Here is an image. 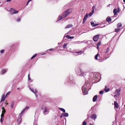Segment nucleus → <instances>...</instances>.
I'll use <instances>...</instances> for the list:
<instances>
[{"mask_svg":"<svg viewBox=\"0 0 125 125\" xmlns=\"http://www.w3.org/2000/svg\"><path fill=\"white\" fill-rule=\"evenodd\" d=\"M37 55V54H35L33 55V56H34V57H35Z\"/></svg>","mask_w":125,"mask_h":125,"instance_id":"nucleus-48","label":"nucleus"},{"mask_svg":"<svg viewBox=\"0 0 125 125\" xmlns=\"http://www.w3.org/2000/svg\"><path fill=\"white\" fill-rule=\"evenodd\" d=\"M109 48H107V49L106 50V51L105 52V53H107L109 51Z\"/></svg>","mask_w":125,"mask_h":125,"instance_id":"nucleus-35","label":"nucleus"},{"mask_svg":"<svg viewBox=\"0 0 125 125\" xmlns=\"http://www.w3.org/2000/svg\"><path fill=\"white\" fill-rule=\"evenodd\" d=\"M12 0H7V2H9L11 1Z\"/></svg>","mask_w":125,"mask_h":125,"instance_id":"nucleus-49","label":"nucleus"},{"mask_svg":"<svg viewBox=\"0 0 125 125\" xmlns=\"http://www.w3.org/2000/svg\"><path fill=\"white\" fill-rule=\"evenodd\" d=\"M104 92V91H100L99 92V93L100 94H101L103 93Z\"/></svg>","mask_w":125,"mask_h":125,"instance_id":"nucleus-42","label":"nucleus"},{"mask_svg":"<svg viewBox=\"0 0 125 125\" xmlns=\"http://www.w3.org/2000/svg\"><path fill=\"white\" fill-rule=\"evenodd\" d=\"M10 12L12 14H16L18 13V11L16 10L15 9L13 8H11L10 9Z\"/></svg>","mask_w":125,"mask_h":125,"instance_id":"nucleus-2","label":"nucleus"},{"mask_svg":"<svg viewBox=\"0 0 125 125\" xmlns=\"http://www.w3.org/2000/svg\"><path fill=\"white\" fill-rule=\"evenodd\" d=\"M8 104V103H7V104Z\"/></svg>","mask_w":125,"mask_h":125,"instance_id":"nucleus-57","label":"nucleus"},{"mask_svg":"<svg viewBox=\"0 0 125 125\" xmlns=\"http://www.w3.org/2000/svg\"><path fill=\"white\" fill-rule=\"evenodd\" d=\"M62 115H63V116L67 117L68 116V114L67 113H62Z\"/></svg>","mask_w":125,"mask_h":125,"instance_id":"nucleus-15","label":"nucleus"},{"mask_svg":"<svg viewBox=\"0 0 125 125\" xmlns=\"http://www.w3.org/2000/svg\"><path fill=\"white\" fill-rule=\"evenodd\" d=\"M55 50L54 48H51L49 49H48L47 50V52H48V51H53Z\"/></svg>","mask_w":125,"mask_h":125,"instance_id":"nucleus-29","label":"nucleus"},{"mask_svg":"<svg viewBox=\"0 0 125 125\" xmlns=\"http://www.w3.org/2000/svg\"><path fill=\"white\" fill-rule=\"evenodd\" d=\"M3 117H1V119L0 120V122L1 123H2V122H3Z\"/></svg>","mask_w":125,"mask_h":125,"instance_id":"nucleus-33","label":"nucleus"},{"mask_svg":"<svg viewBox=\"0 0 125 125\" xmlns=\"http://www.w3.org/2000/svg\"><path fill=\"white\" fill-rule=\"evenodd\" d=\"M97 95H95L93 97V102H95L97 100Z\"/></svg>","mask_w":125,"mask_h":125,"instance_id":"nucleus-9","label":"nucleus"},{"mask_svg":"<svg viewBox=\"0 0 125 125\" xmlns=\"http://www.w3.org/2000/svg\"><path fill=\"white\" fill-rule=\"evenodd\" d=\"M91 118L94 120H95L97 118V116L96 114H92L90 116Z\"/></svg>","mask_w":125,"mask_h":125,"instance_id":"nucleus-5","label":"nucleus"},{"mask_svg":"<svg viewBox=\"0 0 125 125\" xmlns=\"http://www.w3.org/2000/svg\"><path fill=\"white\" fill-rule=\"evenodd\" d=\"M121 91L120 89H117L115 92V93L118 94V96H119L120 94V92Z\"/></svg>","mask_w":125,"mask_h":125,"instance_id":"nucleus-13","label":"nucleus"},{"mask_svg":"<svg viewBox=\"0 0 125 125\" xmlns=\"http://www.w3.org/2000/svg\"><path fill=\"white\" fill-rule=\"evenodd\" d=\"M4 50H2L0 51V52L1 53H2L4 52Z\"/></svg>","mask_w":125,"mask_h":125,"instance_id":"nucleus-43","label":"nucleus"},{"mask_svg":"<svg viewBox=\"0 0 125 125\" xmlns=\"http://www.w3.org/2000/svg\"><path fill=\"white\" fill-rule=\"evenodd\" d=\"M45 110L44 111V113H45L47 111V108L46 107H45Z\"/></svg>","mask_w":125,"mask_h":125,"instance_id":"nucleus-28","label":"nucleus"},{"mask_svg":"<svg viewBox=\"0 0 125 125\" xmlns=\"http://www.w3.org/2000/svg\"><path fill=\"white\" fill-rule=\"evenodd\" d=\"M118 12V11L117 9L115 8L114 9L113 11V12L115 15H116L117 14V12Z\"/></svg>","mask_w":125,"mask_h":125,"instance_id":"nucleus-10","label":"nucleus"},{"mask_svg":"<svg viewBox=\"0 0 125 125\" xmlns=\"http://www.w3.org/2000/svg\"><path fill=\"white\" fill-rule=\"evenodd\" d=\"M21 20V19H18L17 20V21L18 22H19V21H20V20Z\"/></svg>","mask_w":125,"mask_h":125,"instance_id":"nucleus-45","label":"nucleus"},{"mask_svg":"<svg viewBox=\"0 0 125 125\" xmlns=\"http://www.w3.org/2000/svg\"><path fill=\"white\" fill-rule=\"evenodd\" d=\"M114 106L116 108H118L119 107V105L118 103L116 101L114 102Z\"/></svg>","mask_w":125,"mask_h":125,"instance_id":"nucleus-11","label":"nucleus"},{"mask_svg":"<svg viewBox=\"0 0 125 125\" xmlns=\"http://www.w3.org/2000/svg\"><path fill=\"white\" fill-rule=\"evenodd\" d=\"M28 79L29 81H30L31 80V78H30V74H28Z\"/></svg>","mask_w":125,"mask_h":125,"instance_id":"nucleus-38","label":"nucleus"},{"mask_svg":"<svg viewBox=\"0 0 125 125\" xmlns=\"http://www.w3.org/2000/svg\"><path fill=\"white\" fill-rule=\"evenodd\" d=\"M117 9H119V8H118Z\"/></svg>","mask_w":125,"mask_h":125,"instance_id":"nucleus-58","label":"nucleus"},{"mask_svg":"<svg viewBox=\"0 0 125 125\" xmlns=\"http://www.w3.org/2000/svg\"><path fill=\"white\" fill-rule=\"evenodd\" d=\"M31 91L33 92L35 94V93H36L37 92V91L36 90L34 92V91H33V90H31Z\"/></svg>","mask_w":125,"mask_h":125,"instance_id":"nucleus-40","label":"nucleus"},{"mask_svg":"<svg viewBox=\"0 0 125 125\" xmlns=\"http://www.w3.org/2000/svg\"><path fill=\"white\" fill-rule=\"evenodd\" d=\"M6 72V70L5 69H4L2 71V74H3L4 73H5Z\"/></svg>","mask_w":125,"mask_h":125,"instance_id":"nucleus-37","label":"nucleus"},{"mask_svg":"<svg viewBox=\"0 0 125 125\" xmlns=\"http://www.w3.org/2000/svg\"><path fill=\"white\" fill-rule=\"evenodd\" d=\"M72 12V10L70 9H68L65 11L62 14L63 18H64L67 16Z\"/></svg>","mask_w":125,"mask_h":125,"instance_id":"nucleus-1","label":"nucleus"},{"mask_svg":"<svg viewBox=\"0 0 125 125\" xmlns=\"http://www.w3.org/2000/svg\"><path fill=\"white\" fill-rule=\"evenodd\" d=\"M90 125H93L91 123L90 124Z\"/></svg>","mask_w":125,"mask_h":125,"instance_id":"nucleus-53","label":"nucleus"},{"mask_svg":"<svg viewBox=\"0 0 125 125\" xmlns=\"http://www.w3.org/2000/svg\"><path fill=\"white\" fill-rule=\"evenodd\" d=\"M19 88H17V89H18V90H19Z\"/></svg>","mask_w":125,"mask_h":125,"instance_id":"nucleus-54","label":"nucleus"},{"mask_svg":"<svg viewBox=\"0 0 125 125\" xmlns=\"http://www.w3.org/2000/svg\"><path fill=\"white\" fill-rule=\"evenodd\" d=\"M73 26V25L72 24H69L67 25L66 27H65V28H70V27H71Z\"/></svg>","mask_w":125,"mask_h":125,"instance_id":"nucleus-19","label":"nucleus"},{"mask_svg":"<svg viewBox=\"0 0 125 125\" xmlns=\"http://www.w3.org/2000/svg\"><path fill=\"white\" fill-rule=\"evenodd\" d=\"M80 72L82 76H84L85 75H86V72H84L82 70L80 69ZM79 75H81L80 74H79Z\"/></svg>","mask_w":125,"mask_h":125,"instance_id":"nucleus-7","label":"nucleus"},{"mask_svg":"<svg viewBox=\"0 0 125 125\" xmlns=\"http://www.w3.org/2000/svg\"><path fill=\"white\" fill-rule=\"evenodd\" d=\"M2 113L4 114L6 112V110L4 108V107H3L2 108Z\"/></svg>","mask_w":125,"mask_h":125,"instance_id":"nucleus-25","label":"nucleus"},{"mask_svg":"<svg viewBox=\"0 0 125 125\" xmlns=\"http://www.w3.org/2000/svg\"><path fill=\"white\" fill-rule=\"evenodd\" d=\"M82 124L83 125H86V122L85 121H84L83 123Z\"/></svg>","mask_w":125,"mask_h":125,"instance_id":"nucleus-34","label":"nucleus"},{"mask_svg":"<svg viewBox=\"0 0 125 125\" xmlns=\"http://www.w3.org/2000/svg\"><path fill=\"white\" fill-rule=\"evenodd\" d=\"M99 35H97L94 36L93 37V40L95 42L97 41L99 39Z\"/></svg>","mask_w":125,"mask_h":125,"instance_id":"nucleus-3","label":"nucleus"},{"mask_svg":"<svg viewBox=\"0 0 125 125\" xmlns=\"http://www.w3.org/2000/svg\"><path fill=\"white\" fill-rule=\"evenodd\" d=\"M6 97V96H5V94H4L3 95L1 98V102L4 101L5 100Z\"/></svg>","mask_w":125,"mask_h":125,"instance_id":"nucleus-12","label":"nucleus"},{"mask_svg":"<svg viewBox=\"0 0 125 125\" xmlns=\"http://www.w3.org/2000/svg\"><path fill=\"white\" fill-rule=\"evenodd\" d=\"M117 27L118 28H119L121 27L122 26V24H121V23H118L117 25Z\"/></svg>","mask_w":125,"mask_h":125,"instance_id":"nucleus-21","label":"nucleus"},{"mask_svg":"<svg viewBox=\"0 0 125 125\" xmlns=\"http://www.w3.org/2000/svg\"><path fill=\"white\" fill-rule=\"evenodd\" d=\"M31 1V0H29L27 2V4H26V6H27L28 5V4H29V2Z\"/></svg>","mask_w":125,"mask_h":125,"instance_id":"nucleus-44","label":"nucleus"},{"mask_svg":"<svg viewBox=\"0 0 125 125\" xmlns=\"http://www.w3.org/2000/svg\"><path fill=\"white\" fill-rule=\"evenodd\" d=\"M94 13V10H92L91 12L89 14H88L89 15V16H91Z\"/></svg>","mask_w":125,"mask_h":125,"instance_id":"nucleus-23","label":"nucleus"},{"mask_svg":"<svg viewBox=\"0 0 125 125\" xmlns=\"http://www.w3.org/2000/svg\"><path fill=\"white\" fill-rule=\"evenodd\" d=\"M111 20H112L111 18L109 17H107L106 19V21L108 22L111 21Z\"/></svg>","mask_w":125,"mask_h":125,"instance_id":"nucleus-14","label":"nucleus"},{"mask_svg":"<svg viewBox=\"0 0 125 125\" xmlns=\"http://www.w3.org/2000/svg\"><path fill=\"white\" fill-rule=\"evenodd\" d=\"M97 48L98 49V46H97Z\"/></svg>","mask_w":125,"mask_h":125,"instance_id":"nucleus-56","label":"nucleus"},{"mask_svg":"<svg viewBox=\"0 0 125 125\" xmlns=\"http://www.w3.org/2000/svg\"><path fill=\"white\" fill-rule=\"evenodd\" d=\"M14 102L13 101L11 103V107L12 108L13 107L14 105Z\"/></svg>","mask_w":125,"mask_h":125,"instance_id":"nucleus-30","label":"nucleus"},{"mask_svg":"<svg viewBox=\"0 0 125 125\" xmlns=\"http://www.w3.org/2000/svg\"><path fill=\"white\" fill-rule=\"evenodd\" d=\"M94 6H93V7H92V10H94Z\"/></svg>","mask_w":125,"mask_h":125,"instance_id":"nucleus-50","label":"nucleus"},{"mask_svg":"<svg viewBox=\"0 0 125 125\" xmlns=\"http://www.w3.org/2000/svg\"><path fill=\"white\" fill-rule=\"evenodd\" d=\"M100 44H101V42H98L97 44V46H99V45H100Z\"/></svg>","mask_w":125,"mask_h":125,"instance_id":"nucleus-36","label":"nucleus"},{"mask_svg":"<svg viewBox=\"0 0 125 125\" xmlns=\"http://www.w3.org/2000/svg\"><path fill=\"white\" fill-rule=\"evenodd\" d=\"M29 108V107H26L22 111V112L21 114H23L25 112V110L26 109H28Z\"/></svg>","mask_w":125,"mask_h":125,"instance_id":"nucleus-20","label":"nucleus"},{"mask_svg":"<svg viewBox=\"0 0 125 125\" xmlns=\"http://www.w3.org/2000/svg\"><path fill=\"white\" fill-rule=\"evenodd\" d=\"M66 37L69 39H73L74 38V37L73 36H70L69 35H67L66 36Z\"/></svg>","mask_w":125,"mask_h":125,"instance_id":"nucleus-17","label":"nucleus"},{"mask_svg":"<svg viewBox=\"0 0 125 125\" xmlns=\"http://www.w3.org/2000/svg\"><path fill=\"white\" fill-rule=\"evenodd\" d=\"M120 29L119 28H116L115 30V31L116 32H118L120 31Z\"/></svg>","mask_w":125,"mask_h":125,"instance_id":"nucleus-24","label":"nucleus"},{"mask_svg":"<svg viewBox=\"0 0 125 125\" xmlns=\"http://www.w3.org/2000/svg\"><path fill=\"white\" fill-rule=\"evenodd\" d=\"M22 121V119L20 117V118H18L17 120V122L18 123V125H20Z\"/></svg>","mask_w":125,"mask_h":125,"instance_id":"nucleus-6","label":"nucleus"},{"mask_svg":"<svg viewBox=\"0 0 125 125\" xmlns=\"http://www.w3.org/2000/svg\"><path fill=\"white\" fill-rule=\"evenodd\" d=\"M67 45V43H64L63 46V48H65Z\"/></svg>","mask_w":125,"mask_h":125,"instance_id":"nucleus-31","label":"nucleus"},{"mask_svg":"<svg viewBox=\"0 0 125 125\" xmlns=\"http://www.w3.org/2000/svg\"><path fill=\"white\" fill-rule=\"evenodd\" d=\"M105 88L104 89V90L106 92H107L109 91V88H107V86H105Z\"/></svg>","mask_w":125,"mask_h":125,"instance_id":"nucleus-18","label":"nucleus"},{"mask_svg":"<svg viewBox=\"0 0 125 125\" xmlns=\"http://www.w3.org/2000/svg\"><path fill=\"white\" fill-rule=\"evenodd\" d=\"M4 114L2 113V114L1 115V117H3V118Z\"/></svg>","mask_w":125,"mask_h":125,"instance_id":"nucleus-41","label":"nucleus"},{"mask_svg":"<svg viewBox=\"0 0 125 125\" xmlns=\"http://www.w3.org/2000/svg\"><path fill=\"white\" fill-rule=\"evenodd\" d=\"M123 1L124 2H125V0H123Z\"/></svg>","mask_w":125,"mask_h":125,"instance_id":"nucleus-55","label":"nucleus"},{"mask_svg":"<svg viewBox=\"0 0 125 125\" xmlns=\"http://www.w3.org/2000/svg\"><path fill=\"white\" fill-rule=\"evenodd\" d=\"M10 91H9L6 94L5 96L6 97H7L10 94Z\"/></svg>","mask_w":125,"mask_h":125,"instance_id":"nucleus-32","label":"nucleus"},{"mask_svg":"<svg viewBox=\"0 0 125 125\" xmlns=\"http://www.w3.org/2000/svg\"><path fill=\"white\" fill-rule=\"evenodd\" d=\"M117 96V95H116V94L115 95H114V97L115 98Z\"/></svg>","mask_w":125,"mask_h":125,"instance_id":"nucleus-51","label":"nucleus"},{"mask_svg":"<svg viewBox=\"0 0 125 125\" xmlns=\"http://www.w3.org/2000/svg\"><path fill=\"white\" fill-rule=\"evenodd\" d=\"M88 16H89L88 14V13H86L85 15L84 18H85V19H86L88 17Z\"/></svg>","mask_w":125,"mask_h":125,"instance_id":"nucleus-27","label":"nucleus"},{"mask_svg":"<svg viewBox=\"0 0 125 125\" xmlns=\"http://www.w3.org/2000/svg\"><path fill=\"white\" fill-rule=\"evenodd\" d=\"M82 52V51H78V52H77L76 53H81V52Z\"/></svg>","mask_w":125,"mask_h":125,"instance_id":"nucleus-46","label":"nucleus"},{"mask_svg":"<svg viewBox=\"0 0 125 125\" xmlns=\"http://www.w3.org/2000/svg\"><path fill=\"white\" fill-rule=\"evenodd\" d=\"M63 116V115H61L60 116V118H62Z\"/></svg>","mask_w":125,"mask_h":125,"instance_id":"nucleus-52","label":"nucleus"},{"mask_svg":"<svg viewBox=\"0 0 125 125\" xmlns=\"http://www.w3.org/2000/svg\"><path fill=\"white\" fill-rule=\"evenodd\" d=\"M91 24L93 27H95L98 25V24H95L93 22H91Z\"/></svg>","mask_w":125,"mask_h":125,"instance_id":"nucleus-16","label":"nucleus"},{"mask_svg":"<svg viewBox=\"0 0 125 125\" xmlns=\"http://www.w3.org/2000/svg\"><path fill=\"white\" fill-rule=\"evenodd\" d=\"M82 90L83 92V93L85 94H84V95L85 94H88V91L86 89L83 87L82 88Z\"/></svg>","mask_w":125,"mask_h":125,"instance_id":"nucleus-4","label":"nucleus"},{"mask_svg":"<svg viewBox=\"0 0 125 125\" xmlns=\"http://www.w3.org/2000/svg\"><path fill=\"white\" fill-rule=\"evenodd\" d=\"M86 20V19H85V18H84L83 20V23H84Z\"/></svg>","mask_w":125,"mask_h":125,"instance_id":"nucleus-39","label":"nucleus"},{"mask_svg":"<svg viewBox=\"0 0 125 125\" xmlns=\"http://www.w3.org/2000/svg\"><path fill=\"white\" fill-rule=\"evenodd\" d=\"M59 109H60V110L61 111H62V112H65V109L63 108H59Z\"/></svg>","mask_w":125,"mask_h":125,"instance_id":"nucleus-26","label":"nucleus"},{"mask_svg":"<svg viewBox=\"0 0 125 125\" xmlns=\"http://www.w3.org/2000/svg\"><path fill=\"white\" fill-rule=\"evenodd\" d=\"M98 57L99 58H100V54L98 53L94 57V59L96 60H100L98 59Z\"/></svg>","mask_w":125,"mask_h":125,"instance_id":"nucleus-8","label":"nucleus"},{"mask_svg":"<svg viewBox=\"0 0 125 125\" xmlns=\"http://www.w3.org/2000/svg\"><path fill=\"white\" fill-rule=\"evenodd\" d=\"M62 18H63V17H62V16H59L58 17V21L60 20H61L62 19Z\"/></svg>","mask_w":125,"mask_h":125,"instance_id":"nucleus-22","label":"nucleus"},{"mask_svg":"<svg viewBox=\"0 0 125 125\" xmlns=\"http://www.w3.org/2000/svg\"><path fill=\"white\" fill-rule=\"evenodd\" d=\"M34 58H35V57H34V56H33L31 58V60H32Z\"/></svg>","mask_w":125,"mask_h":125,"instance_id":"nucleus-47","label":"nucleus"}]
</instances>
